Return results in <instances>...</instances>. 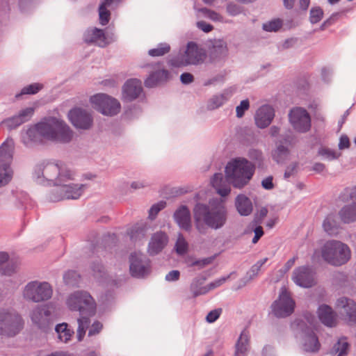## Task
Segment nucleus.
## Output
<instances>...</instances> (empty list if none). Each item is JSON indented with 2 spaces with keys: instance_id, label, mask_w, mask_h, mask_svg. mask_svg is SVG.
<instances>
[{
  "instance_id": "4be33fe9",
  "label": "nucleus",
  "mask_w": 356,
  "mask_h": 356,
  "mask_svg": "<svg viewBox=\"0 0 356 356\" xmlns=\"http://www.w3.org/2000/svg\"><path fill=\"white\" fill-rule=\"evenodd\" d=\"M49 315L50 312L46 305L38 306L32 311L31 318L39 327L44 328L49 323Z\"/></svg>"
},
{
  "instance_id": "c756f323",
  "label": "nucleus",
  "mask_w": 356,
  "mask_h": 356,
  "mask_svg": "<svg viewBox=\"0 0 356 356\" xmlns=\"http://www.w3.org/2000/svg\"><path fill=\"white\" fill-rule=\"evenodd\" d=\"M232 89H227L223 93L213 97L208 102V108L213 110L220 107L232 96Z\"/></svg>"
},
{
  "instance_id": "8fccbe9b",
  "label": "nucleus",
  "mask_w": 356,
  "mask_h": 356,
  "mask_svg": "<svg viewBox=\"0 0 356 356\" xmlns=\"http://www.w3.org/2000/svg\"><path fill=\"white\" fill-rule=\"evenodd\" d=\"M229 278V275L222 277L219 279L214 280L213 282L209 283L207 285V293L209 291L213 290L221 285H222Z\"/></svg>"
},
{
  "instance_id": "49530a36",
  "label": "nucleus",
  "mask_w": 356,
  "mask_h": 356,
  "mask_svg": "<svg viewBox=\"0 0 356 356\" xmlns=\"http://www.w3.org/2000/svg\"><path fill=\"white\" fill-rule=\"evenodd\" d=\"M282 26L280 19H275L263 24V29L266 31H276Z\"/></svg>"
},
{
  "instance_id": "58836bf2",
  "label": "nucleus",
  "mask_w": 356,
  "mask_h": 356,
  "mask_svg": "<svg viewBox=\"0 0 356 356\" xmlns=\"http://www.w3.org/2000/svg\"><path fill=\"white\" fill-rule=\"evenodd\" d=\"M170 50V47L167 43L159 44L156 48L152 49L149 50V55L151 56H161L167 53H168Z\"/></svg>"
},
{
  "instance_id": "e433bc0d",
  "label": "nucleus",
  "mask_w": 356,
  "mask_h": 356,
  "mask_svg": "<svg viewBox=\"0 0 356 356\" xmlns=\"http://www.w3.org/2000/svg\"><path fill=\"white\" fill-rule=\"evenodd\" d=\"M248 334L245 331L242 332L236 345L235 356L244 355L248 350Z\"/></svg>"
},
{
  "instance_id": "6e6552de",
  "label": "nucleus",
  "mask_w": 356,
  "mask_h": 356,
  "mask_svg": "<svg viewBox=\"0 0 356 356\" xmlns=\"http://www.w3.org/2000/svg\"><path fill=\"white\" fill-rule=\"evenodd\" d=\"M24 327L22 316L14 310H0V335L13 337Z\"/></svg>"
},
{
  "instance_id": "603ef678",
  "label": "nucleus",
  "mask_w": 356,
  "mask_h": 356,
  "mask_svg": "<svg viewBox=\"0 0 356 356\" xmlns=\"http://www.w3.org/2000/svg\"><path fill=\"white\" fill-rule=\"evenodd\" d=\"M166 203L163 201H161L160 202L154 204L149 209V218L154 219L157 213L165 207Z\"/></svg>"
},
{
  "instance_id": "4d7b16f0",
  "label": "nucleus",
  "mask_w": 356,
  "mask_h": 356,
  "mask_svg": "<svg viewBox=\"0 0 356 356\" xmlns=\"http://www.w3.org/2000/svg\"><path fill=\"white\" fill-rule=\"evenodd\" d=\"M103 325L99 321L94 322L88 331V336L92 337L98 334L102 330Z\"/></svg>"
},
{
  "instance_id": "a211bd4d",
  "label": "nucleus",
  "mask_w": 356,
  "mask_h": 356,
  "mask_svg": "<svg viewBox=\"0 0 356 356\" xmlns=\"http://www.w3.org/2000/svg\"><path fill=\"white\" fill-rule=\"evenodd\" d=\"M293 146V138H287L280 140L277 145L276 149L273 152L272 156L277 163H284L289 159V147Z\"/></svg>"
},
{
  "instance_id": "de8ad7c7",
  "label": "nucleus",
  "mask_w": 356,
  "mask_h": 356,
  "mask_svg": "<svg viewBox=\"0 0 356 356\" xmlns=\"http://www.w3.org/2000/svg\"><path fill=\"white\" fill-rule=\"evenodd\" d=\"M34 113V108L32 107L26 108L22 110L17 115L19 119L24 123L29 121Z\"/></svg>"
},
{
  "instance_id": "a18cd8bd",
  "label": "nucleus",
  "mask_w": 356,
  "mask_h": 356,
  "mask_svg": "<svg viewBox=\"0 0 356 356\" xmlns=\"http://www.w3.org/2000/svg\"><path fill=\"white\" fill-rule=\"evenodd\" d=\"M323 15V10L320 8H313L310 10L309 19L312 24H316L321 21Z\"/></svg>"
},
{
  "instance_id": "20e7f679",
  "label": "nucleus",
  "mask_w": 356,
  "mask_h": 356,
  "mask_svg": "<svg viewBox=\"0 0 356 356\" xmlns=\"http://www.w3.org/2000/svg\"><path fill=\"white\" fill-rule=\"evenodd\" d=\"M196 227L200 229V224L204 223L212 229L222 227L227 220V210L218 200L210 201L208 205L197 204L193 210Z\"/></svg>"
},
{
  "instance_id": "f8f14e48",
  "label": "nucleus",
  "mask_w": 356,
  "mask_h": 356,
  "mask_svg": "<svg viewBox=\"0 0 356 356\" xmlns=\"http://www.w3.org/2000/svg\"><path fill=\"white\" fill-rule=\"evenodd\" d=\"M295 302L286 289H282L279 298L272 305V312L277 317H286L294 310Z\"/></svg>"
},
{
  "instance_id": "423d86ee",
  "label": "nucleus",
  "mask_w": 356,
  "mask_h": 356,
  "mask_svg": "<svg viewBox=\"0 0 356 356\" xmlns=\"http://www.w3.org/2000/svg\"><path fill=\"white\" fill-rule=\"evenodd\" d=\"M321 254L325 261L334 266L346 264L351 258L349 246L338 240L326 241L321 249Z\"/></svg>"
},
{
  "instance_id": "c03bdc74",
  "label": "nucleus",
  "mask_w": 356,
  "mask_h": 356,
  "mask_svg": "<svg viewBox=\"0 0 356 356\" xmlns=\"http://www.w3.org/2000/svg\"><path fill=\"white\" fill-rule=\"evenodd\" d=\"M99 22L102 25H106L110 19V12L107 9V6L100 5L99 8Z\"/></svg>"
},
{
  "instance_id": "9b49d317",
  "label": "nucleus",
  "mask_w": 356,
  "mask_h": 356,
  "mask_svg": "<svg viewBox=\"0 0 356 356\" xmlns=\"http://www.w3.org/2000/svg\"><path fill=\"white\" fill-rule=\"evenodd\" d=\"M289 122L298 132L305 133L311 128V118L306 109L300 107L292 108L289 113Z\"/></svg>"
},
{
  "instance_id": "0e129e2a",
  "label": "nucleus",
  "mask_w": 356,
  "mask_h": 356,
  "mask_svg": "<svg viewBox=\"0 0 356 356\" xmlns=\"http://www.w3.org/2000/svg\"><path fill=\"white\" fill-rule=\"evenodd\" d=\"M181 81L184 84H188L193 81V76L188 72L183 73L180 76Z\"/></svg>"
},
{
  "instance_id": "a19ab883",
  "label": "nucleus",
  "mask_w": 356,
  "mask_h": 356,
  "mask_svg": "<svg viewBox=\"0 0 356 356\" xmlns=\"http://www.w3.org/2000/svg\"><path fill=\"white\" fill-rule=\"evenodd\" d=\"M42 88L43 86L40 83H35L30 84L24 87L22 89L21 93L16 95V97H18L22 95H35Z\"/></svg>"
},
{
  "instance_id": "39448f33",
  "label": "nucleus",
  "mask_w": 356,
  "mask_h": 356,
  "mask_svg": "<svg viewBox=\"0 0 356 356\" xmlns=\"http://www.w3.org/2000/svg\"><path fill=\"white\" fill-rule=\"evenodd\" d=\"M255 167L245 158L237 157L229 161L225 167V175L234 187L241 188L252 179Z\"/></svg>"
},
{
  "instance_id": "e2e57ef3",
  "label": "nucleus",
  "mask_w": 356,
  "mask_h": 356,
  "mask_svg": "<svg viewBox=\"0 0 356 356\" xmlns=\"http://www.w3.org/2000/svg\"><path fill=\"white\" fill-rule=\"evenodd\" d=\"M254 236L252 238V243L255 244L258 242L259 238L264 235V231H263L262 227H261V226L257 227L254 229Z\"/></svg>"
},
{
  "instance_id": "4468645a",
  "label": "nucleus",
  "mask_w": 356,
  "mask_h": 356,
  "mask_svg": "<svg viewBox=\"0 0 356 356\" xmlns=\"http://www.w3.org/2000/svg\"><path fill=\"white\" fill-rule=\"evenodd\" d=\"M292 280L298 286L309 288L315 284L314 273L306 266H300L295 269Z\"/></svg>"
},
{
  "instance_id": "aec40b11",
  "label": "nucleus",
  "mask_w": 356,
  "mask_h": 356,
  "mask_svg": "<svg viewBox=\"0 0 356 356\" xmlns=\"http://www.w3.org/2000/svg\"><path fill=\"white\" fill-rule=\"evenodd\" d=\"M337 309H343L346 319L350 323H356V303L348 298H341L336 304Z\"/></svg>"
},
{
  "instance_id": "680f3d73",
  "label": "nucleus",
  "mask_w": 356,
  "mask_h": 356,
  "mask_svg": "<svg viewBox=\"0 0 356 356\" xmlns=\"http://www.w3.org/2000/svg\"><path fill=\"white\" fill-rule=\"evenodd\" d=\"M197 26L205 33H209L213 30V26L204 21L197 22Z\"/></svg>"
},
{
  "instance_id": "3c124183",
  "label": "nucleus",
  "mask_w": 356,
  "mask_h": 356,
  "mask_svg": "<svg viewBox=\"0 0 356 356\" xmlns=\"http://www.w3.org/2000/svg\"><path fill=\"white\" fill-rule=\"evenodd\" d=\"M319 154L325 156L328 160H334L338 159L341 155V154L339 152L325 148L319 150Z\"/></svg>"
},
{
  "instance_id": "cd10ccee",
  "label": "nucleus",
  "mask_w": 356,
  "mask_h": 356,
  "mask_svg": "<svg viewBox=\"0 0 356 356\" xmlns=\"http://www.w3.org/2000/svg\"><path fill=\"white\" fill-rule=\"evenodd\" d=\"M323 228L325 232L330 235L336 234L338 232L340 223L334 213H332L326 216L323 222Z\"/></svg>"
},
{
  "instance_id": "2f4dec72",
  "label": "nucleus",
  "mask_w": 356,
  "mask_h": 356,
  "mask_svg": "<svg viewBox=\"0 0 356 356\" xmlns=\"http://www.w3.org/2000/svg\"><path fill=\"white\" fill-rule=\"evenodd\" d=\"M227 52V43L222 40H215L210 49V54L215 58L225 56Z\"/></svg>"
},
{
  "instance_id": "ddd939ff",
  "label": "nucleus",
  "mask_w": 356,
  "mask_h": 356,
  "mask_svg": "<svg viewBox=\"0 0 356 356\" xmlns=\"http://www.w3.org/2000/svg\"><path fill=\"white\" fill-rule=\"evenodd\" d=\"M69 119L74 127L81 129H88L92 124L91 114L85 109L74 108L68 114Z\"/></svg>"
},
{
  "instance_id": "5fc2aeb1",
  "label": "nucleus",
  "mask_w": 356,
  "mask_h": 356,
  "mask_svg": "<svg viewBox=\"0 0 356 356\" xmlns=\"http://www.w3.org/2000/svg\"><path fill=\"white\" fill-rule=\"evenodd\" d=\"M267 260L268 258H264L263 259L258 261L255 264H254L249 272V273H251L250 276L257 275L261 270V268L267 261Z\"/></svg>"
},
{
  "instance_id": "dca6fc26",
  "label": "nucleus",
  "mask_w": 356,
  "mask_h": 356,
  "mask_svg": "<svg viewBox=\"0 0 356 356\" xmlns=\"http://www.w3.org/2000/svg\"><path fill=\"white\" fill-rule=\"evenodd\" d=\"M14 142L13 139H7L0 147V173L12 171L10 164L13 159Z\"/></svg>"
},
{
  "instance_id": "7c9ffc66",
  "label": "nucleus",
  "mask_w": 356,
  "mask_h": 356,
  "mask_svg": "<svg viewBox=\"0 0 356 356\" xmlns=\"http://www.w3.org/2000/svg\"><path fill=\"white\" fill-rule=\"evenodd\" d=\"M223 181V177L221 173H216L213 175L211 179L212 186L216 189L217 193L222 197H225L230 193V188L229 186H222L221 184Z\"/></svg>"
},
{
  "instance_id": "7ed1b4c3",
  "label": "nucleus",
  "mask_w": 356,
  "mask_h": 356,
  "mask_svg": "<svg viewBox=\"0 0 356 356\" xmlns=\"http://www.w3.org/2000/svg\"><path fill=\"white\" fill-rule=\"evenodd\" d=\"M68 307L79 312L82 316L78 318L77 339L83 340L90 323L89 316L95 314V302L92 297L86 291H76L71 294L67 300Z\"/></svg>"
},
{
  "instance_id": "bf43d9fd",
  "label": "nucleus",
  "mask_w": 356,
  "mask_h": 356,
  "mask_svg": "<svg viewBox=\"0 0 356 356\" xmlns=\"http://www.w3.org/2000/svg\"><path fill=\"white\" fill-rule=\"evenodd\" d=\"M17 266L13 264H8L5 267L1 269V273L5 275H10L15 272Z\"/></svg>"
},
{
  "instance_id": "b1692460",
  "label": "nucleus",
  "mask_w": 356,
  "mask_h": 356,
  "mask_svg": "<svg viewBox=\"0 0 356 356\" xmlns=\"http://www.w3.org/2000/svg\"><path fill=\"white\" fill-rule=\"evenodd\" d=\"M174 218L179 226L186 230L190 229L191 214L188 208L185 206L180 207L174 213Z\"/></svg>"
},
{
  "instance_id": "473e14b6",
  "label": "nucleus",
  "mask_w": 356,
  "mask_h": 356,
  "mask_svg": "<svg viewBox=\"0 0 356 356\" xmlns=\"http://www.w3.org/2000/svg\"><path fill=\"white\" fill-rule=\"evenodd\" d=\"M320 343L315 334L312 332L305 336L304 348L307 352H316L320 348Z\"/></svg>"
},
{
  "instance_id": "69168bd1",
  "label": "nucleus",
  "mask_w": 356,
  "mask_h": 356,
  "mask_svg": "<svg viewBox=\"0 0 356 356\" xmlns=\"http://www.w3.org/2000/svg\"><path fill=\"white\" fill-rule=\"evenodd\" d=\"M350 146V140L348 136H342L340 138L339 143V148L340 149H343L345 148H348Z\"/></svg>"
},
{
  "instance_id": "37998d69",
  "label": "nucleus",
  "mask_w": 356,
  "mask_h": 356,
  "mask_svg": "<svg viewBox=\"0 0 356 356\" xmlns=\"http://www.w3.org/2000/svg\"><path fill=\"white\" fill-rule=\"evenodd\" d=\"M79 278V275L74 270L67 271L63 276L64 282L69 285L76 284Z\"/></svg>"
},
{
  "instance_id": "ea45409f",
  "label": "nucleus",
  "mask_w": 356,
  "mask_h": 356,
  "mask_svg": "<svg viewBox=\"0 0 356 356\" xmlns=\"http://www.w3.org/2000/svg\"><path fill=\"white\" fill-rule=\"evenodd\" d=\"M147 228L146 226H136L130 232V237L134 241L140 240L145 238Z\"/></svg>"
},
{
  "instance_id": "72a5a7b5",
  "label": "nucleus",
  "mask_w": 356,
  "mask_h": 356,
  "mask_svg": "<svg viewBox=\"0 0 356 356\" xmlns=\"http://www.w3.org/2000/svg\"><path fill=\"white\" fill-rule=\"evenodd\" d=\"M350 345L346 337L340 338L334 345L332 353L337 356H346L348 354Z\"/></svg>"
},
{
  "instance_id": "79ce46f5",
  "label": "nucleus",
  "mask_w": 356,
  "mask_h": 356,
  "mask_svg": "<svg viewBox=\"0 0 356 356\" xmlns=\"http://www.w3.org/2000/svg\"><path fill=\"white\" fill-rule=\"evenodd\" d=\"M1 123L4 124L9 130L14 129L23 124L22 121L19 119L18 115L7 118L2 121Z\"/></svg>"
},
{
  "instance_id": "774afa93",
  "label": "nucleus",
  "mask_w": 356,
  "mask_h": 356,
  "mask_svg": "<svg viewBox=\"0 0 356 356\" xmlns=\"http://www.w3.org/2000/svg\"><path fill=\"white\" fill-rule=\"evenodd\" d=\"M262 186L267 190L273 188V177H268L265 178L261 182Z\"/></svg>"
},
{
  "instance_id": "f3484780",
  "label": "nucleus",
  "mask_w": 356,
  "mask_h": 356,
  "mask_svg": "<svg viewBox=\"0 0 356 356\" xmlns=\"http://www.w3.org/2000/svg\"><path fill=\"white\" fill-rule=\"evenodd\" d=\"M274 116L275 111L273 107L264 105L256 112L254 115L255 124L260 129L266 128L271 123Z\"/></svg>"
},
{
  "instance_id": "f257e3e1",
  "label": "nucleus",
  "mask_w": 356,
  "mask_h": 356,
  "mask_svg": "<svg viewBox=\"0 0 356 356\" xmlns=\"http://www.w3.org/2000/svg\"><path fill=\"white\" fill-rule=\"evenodd\" d=\"M38 175L54 184L60 186L51 194L50 199L58 202L64 199H78L83 193L85 185L68 184L74 179V173L63 163L47 162L37 168Z\"/></svg>"
},
{
  "instance_id": "13d9d810",
  "label": "nucleus",
  "mask_w": 356,
  "mask_h": 356,
  "mask_svg": "<svg viewBox=\"0 0 356 356\" xmlns=\"http://www.w3.org/2000/svg\"><path fill=\"white\" fill-rule=\"evenodd\" d=\"M221 309H214L211 311L207 316L206 320L209 323L215 322L220 316Z\"/></svg>"
},
{
  "instance_id": "864d4df0",
  "label": "nucleus",
  "mask_w": 356,
  "mask_h": 356,
  "mask_svg": "<svg viewBox=\"0 0 356 356\" xmlns=\"http://www.w3.org/2000/svg\"><path fill=\"white\" fill-rule=\"evenodd\" d=\"M250 107V104L248 99H245L241 102L240 104L236 106V116L238 118H241L243 116L244 113L247 111Z\"/></svg>"
},
{
  "instance_id": "6ab92c4d",
  "label": "nucleus",
  "mask_w": 356,
  "mask_h": 356,
  "mask_svg": "<svg viewBox=\"0 0 356 356\" xmlns=\"http://www.w3.org/2000/svg\"><path fill=\"white\" fill-rule=\"evenodd\" d=\"M143 90L141 81L134 79L127 81L123 87V98L127 101L136 99Z\"/></svg>"
},
{
  "instance_id": "052dcab7",
  "label": "nucleus",
  "mask_w": 356,
  "mask_h": 356,
  "mask_svg": "<svg viewBox=\"0 0 356 356\" xmlns=\"http://www.w3.org/2000/svg\"><path fill=\"white\" fill-rule=\"evenodd\" d=\"M227 11L231 15H236L241 13V9L234 3H229L227 6Z\"/></svg>"
},
{
  "instance_id": "6e6d98bb",
  "label": "nucleus",
  "mask_w": 356,
  "mask_h": 356,
  "mask_svg": "<svg viewBox=\"0 0 356 356\" xmlns=\"http://www.w3.org/2000/svg\"><path fill=\"white\" fill-rule=\"evenodd\" d=\"M13 177V171L5 170V172L0 173V187L7 185Z\"/></svg>"
},
{
  "instance_id": "bb28decb",
  "label": "nucleus",
  "mask_w": 356,
  "mask_h": 356,
  "mask_svg": "<svg viewBox=\"0 0 356 356\" xmlns=\"http://www.w3.org/2000/svg\"><path fill=\"white\" fill-rule=\"evenodd\" d=\"M339 218L343 223L349 224L356 221V204L343 206L339 212Z\"/></svg>"
},
{
  "instance_id": "5701e85b",
  "label": "nucleus",
  "mask_w": 356,
  "mask_h": 356,
  "mask_svg": "<svg viewBox=\"0 0 356 356\" xmlns=\"http://www.w3.org/2000/svg\"><path fill=\"white\" fill-rule=\"evenodd\" d=\"M84 40L87 43H95L101 47L108 44L104 31L97 28L88 30L84 35Z\"/></svg>"
},
{
  "instance_id": "f03ea898",
  "label": "nucleus",
  "mask_w": 356,
  "mask_h": 356,
  "mask_svg": "<svg viewBox=\"0 0 356 356\" xmlns=\"http://www.w3.org/2000/svg\"><path fill=\"white\" fill-rule=\"evenodd\" d=\"M72 137L73 132L63 121L50 118L30 127L22 136V140L29 145L32 143H42L44 139L68 143Z\"/></svg>"
},
{
  "instance_id": "1a4fd4ad",
  "label": "nucleus",
  "mask_w": 356,
  "mask_h": 356,
  "mask_svg": "<svg viewBox=\"0 0 356 356\" xmlns=\"http://www.w3.org/2000/svg\"><path fill=\"white\" fill-rule=\"evenodd\" d=\"M52 294V287L46 282H30L23 290V297L35 302L47 300L51 298Z\"/></svg>"
},
{
  "instance_id": "4c0bfd02",
  "label": "nucleus",
  "mask_w": 356,
  "mask_h": 356,
  "mask_svg": "<svg viewBox=\"0 0 356 356\" xmlns=\"http://www.w3.org/2000/svg\"><path fill=\"white\" fill-rule=\"evenodd\" d=\"M175 248L176 252L179 255H183L188 252V243L181 234L178 235Z\"/></svg>"
},
{
  "instance_id": "0eeeda50",
  "label": "nucleus",
  "mask_w": 356,
  "mask_h": 356,
  "mask_svg": "<svg viewBox=\"0 0 356 356\" xmlns=\"http://www.w3.org/2000/svg\"><path fill=\"white\" fill-rule=\"evenodd\" d=\"M207 57L205 51L193 42L187 44L186 49L170 60L172 66L179 67L202 63Z\"/></svg>"
},
{
  "instance_id": "09e8293b",
  "label": "nucleus",
  "mask_w": 356,
  "mask_h": 356,
  "mask_svg": "<svg viewBox=\"0 0 356 356\" xmlns=\"http://www.w3.org/2000/svg\"><path fill=\"white\" fill-rule=\"evenodd\" d=\"M200 11L202 12L206 17H207L208 18L211 19L213 21H222V17L220 14L213 10H209L207 8H202L200 10Z\"/></svg>"
},
{
  "instance_id": "c85d7f7f",
  "label": "nucleus",
  "mask_w": 356,
  "mask_h": 356,
  "mask_svg": "<svg viewBox=\"0 0 356 356\" xmlns=\"http://www.w3.org/2000/svg\"><path fill=\"white\" fill-rule=\"evenodd\" d=\"M237 211L241 216H248L252 211V204L250 200L244 195H239L236 199Z\"/></svg>"
},
{
  "instance_id": "412c9836",
  "label": "nucleus",
  "mask_w": 356,
  "mask_h": 356,
  "mask_svg": "<svg viewBox=\"0 0 356 356\" xmlns=\"http://www.w3.org/2000/svg\"><path fill=\"white\" fill-rule=\"evenodd\" d=\"M168 242V236L164 232L155 233L149 243L148 252L152 255L158 254L165 248Z\"/></svg>"
},
{
  "instance_id": "a878e982",
  "label": "nucleus",
  "mask_w": 356,
  "mask_h": 356,
  "mask_svg": "<svg viewBox=\"0 0 356 356\" xmlns=\"http://www.w3.org/2000/svg\"><path fill=\"white\" fill-rule=\"evenodd\" d=\"M320 321L325 325L332 327L336 325V315L332 308L327 305H322L318 308Z\"/></svg>"
},
{
  "instance_id": "393cba45",
  "label": "nucleus",
  "mask_w": 356,
  "mask_h": 356,
  "mask_svg": "<svg viewBox=\"0 0 356 356\" xmlns=\"http://www.w3.org/2000/svg\"><path fill=\"white\" fill-rule=\"evenodd\" d=\"M168 78L169 73L167 70L157 68V70L151 73L145 81V86L148 88H153L163 81H166Z\"/></svg>"
},
{
  "instance_id": "2eb2a0df",
  "label": "nucleus",
  "mask_w": 356,
  "mask_h": 356,
  "mask_svg": "<svg viewBox=\"0 0 356 356\" xmlns=\"http://www.w3.org/2000/svg\"><path fill=\"white\" fill-rule=\"evenodd\" d=\"M142 254L134 253L130 258V272L132 276L143 277L149 272V260H143Z\"/></svg>"
},
{
  "instance_id": "9d476101",
  "label": "nucleus",
  "mask_w": 356,
  "mask_h": 356,
  "mask_svg": "<svg viewBox=\"0 0 356 356\" xmlns=\"http://www.w3.org/2000/svg\"><path fill=\"white\" fill-rule=\"evenodd\" d=\"M90 102L95 109L104 115H117L121 109L120 104L116 99L104 93L92 96Z\"/></svg>"
},
{
  "instance_id": "f704fd0d",
  "label": "nucleus",
  "mask_w": 356,
  "mask_h": 356,
  "mask_svg": "<svg viewBox=\"0 0 356 356\" xmlns=\"http://www.w3.org/2000/svg\"><path fill=\"white\" fill-rule=\"evenodd\" d=\"M204 281L205 278H196L193 280L190 289L193 297L207 293V286H202Z\"/></svg>"
},
{
  "instance_id": "338daca9",
  "label": "nucleus",
  "mask_w": 356,
  "mask_h": 356,
  "mask_svg": "<svg viewBox=\"0 0 356 356\" xmlns=\"http://www.w3.org/2000/svg\"><path fill=\"white\" fill-rule=\"evenodd\" d=\"M179 271L172 270L165 275V280L168 281H176L179 278Z\"/></svg>"
},
{
  "instance_id": "c9c22d12",
  "label": "nucleus",
  "mask_w": 356,
  "mask_h": 356,
  "mask_svg": "<svg viewBox=\"0 0 356 356\" xmlns=\"http://www.w3.org/2000/svg\"><path fill=\"white\" fill-rule=\"evenodd\" d=\"M56 332L58 334V337L59 340L62 342H67L72 337L74 332L67 328V323H61L56 325Z\"/></svg>"
}]
</instances>
